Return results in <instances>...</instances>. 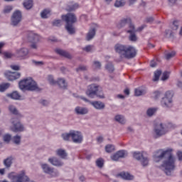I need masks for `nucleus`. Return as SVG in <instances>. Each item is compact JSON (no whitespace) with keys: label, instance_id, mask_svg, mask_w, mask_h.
<instances>
[{"label":"nucleus","instance_id":"obj_56","mask_svg":"<svg viewBox=\"0 0 182 182\" xmlns=\"http://www.w3.org/2000/svg\"><path fill=\"white\" fill-rule=\"evenodd\" d=\"M145 22L146 23H153V22H154V17L153 16L146 17L145 18Z\"/></svg>","mask_w":182,"mask_h":182},{"label":"nucleus","instance_id":"obj_58","mask_svg":"<svg viewBox=\"0 0 182 182\" xmlns=\"http://www.w3.org/2000/svg\"><path fill=\"white\" fill-rule=\"evenodd\" d=\"M62 23V20H55L53 21V26H60Z\"/></svg>","mask_w":182,"mask_h":182},{"label":"nucleus","instance_id":"obj_54","mask_svg":"<svg viewBox=\"0 0 182 182\" xmlns=\"http://www.w3.org/2000/svg\"><path fill=\"white\" fill-rule=\"evenodd\" d=\"M178 20H175L173 21L172 29L173 31H177V29H178Z\"/></svg>","mask_w":182,"mask_h":182},{"label":"nucleus","instance_id":"obj_10","mask_svg":"<svg viewBox=\"0 0 182 182\" xmlns=\"http://www.w3.org/2000/svg\"><path fill=\"white\" fill-rule=\"evenodd\" d=\"M98 89V85H96V84H92L87 87L85 94L90 99H95V97H96V93L97 92Z\"/></svg>","mask_w":182,"mask_h":182},{"label":"nucleus","instance_id":"obj_33","mask_svg":"<svg viewBox=\"0 0 182 182\" xmlns=\"http://www.w3.org/2000/svg\"><path fill=\"white\" fill-rule=\"evenodd\" d=\"M23 5L25 9H27V11H29L30 9H32V7L33 6V1L27 0L23 3Z\"/></svg>","mask_w":182,"mask_h":182},{"label":"nucleus","instance_id":"obj_47","mask_svg":"<svg viewBox=\"0 0 182 182\" xmlns=\"http://www.w3.org/2000/svg\"><path fill=\"white\" fill-rule=\"evenodd\" d=\"M105 68L109 73H113V72H114V66L112 63H108Z\"/></svg>","mask_w":182,"mask_h":182},{"label":"nucleus","instance_id":"obj_60","mask_svg":"<svg viewBox=\"0 0 182 182\" xmlns=\"http://www.w3.org/2000/svg\"><path fill=\"white\" fill-rule=\"evenodd\" d=\"M32 62L34 63V65H36V66H42V65H43V61H36L33 60Z\"/></svg>","mask_w":182,"mask_h":182},{"label":"nucleus","instance_id":"obj_61","mask_svg":"<svg viewBox=\"0 0 182 182\" xmlns=\"http://www.w3.org/2000/svg\"><path fill=\"white\" fill-rule=\"evenodd\" d=\"M176 2H177V0H168V5L173 6V5H176Z\"/></svg>","mask_w":182,"mask_h":182},{"label":"nucleus","instance_id":"obj_44","mask_svg":"<svg viewBox=\"0 0 182 182\" xmlns=\"http://www.w3.org/2000/svg\"><path fill=\"white\" fill-rule=\"evenodd\" d=\"M13 143L14 144H16L17 146H19L21 144V136L16 135L13 137Z\"/></svg>","mask_w":182,"mask_h":182},{"label":"nucleus","instance_id":"obj_8","mask_svg":"<svg viewBox=\"0 0 182 182\" xmlns=\"http://www.w3.org/2000/svg\"><path fill=\"white\" fill-rule=\"evenodd\" d=\"M133 157L136 160H138V161H141L143 167H146V166H149V158L144 157L143 156V154L140 151H135L133 153Z\"/></svg>","mask_w":182,"mask_h":182},{"label":"nucleus","instance_id":"obj_41","mask_svg":"<svg viewBox=\"0 0 182 182\" xmlns=\"http://www.w3.org/2000/svg\"><path fill=\"white\" fill-rule=\"evenodd\" d=\"M12 139V135L11 134H6L3 136V140L4 143L9 144Z\"/></svg>","mask_w":182,"mask_h":182},{"label":"nucleus","instance_id":"obj_4","mask_svg":"<svg viewBox=\"0 0 182 182\" xmlns=\"http://www.w3.org/2000/svg\"><path fill=\"white\" fill-rule=\"evenodd\" d=\"M11 182H26L29 181V177L25 174V171H21L20 173L15 175V172H11L8 174Z\"/></svg>","mask_w":182,"mask_h":182},{"label":"nucleus","instance_id":"obj_42","mask_svg":"<svg viewBox=\"0 0 182 182\" xmlns=\"http://www.w3.org/2000/svg\"><path fill=\"white\" fill-rule=\"evenodd\" d=\"M125 4L126 1L124 0H117L114 4V6H116V8H120L122 6H124Z\"/></svg>","mask_w":182,"mask_h":182},{"label":"nucleus","instance_id":"obj_13","mask_svg":"<svg viewBox=\"0 0 182 182\" xmlns=\"http://www.w3.org/2000/svg\"><path fill=\"white\" fill-rule=\"evenodd\" d=\"M136 27L134 26V24H131L129 26V29L127 30V33H129V41L131 42H137V36L136 35Z\"/></svg>","mask_w":182,"mask_h":182},{"label":"nucleus","instance_id":"obj_27","mask_svg":"<svg viewBox=\"0 0 182 182\" xmlns=\"http://www.w3.org/2000/svg\"><path fill=\"white\" fill-rule=\"evenodd\" d=\"M95 36H96V28H92L89 30L88 33H87L86 41H92V39H93Z\"/></svg>","mask_w":182,"mask_h":182},{"label":"nucleus","instance_id":"obj_3","mask_svg":"<svg viewBox=\"0 0 182 182\" xmlns=\"http://www.w3.org/2000/svg\"><path fill=\"white\" fill-rule=\"evenodd\" d=\"M21 90H28L29 92H41L42 90L32 77L26 78L18 82Z\"/></svg>","mask_w":182,"mask_h":182},{"label":"nucleus","instance_id":"obj_62","mask_svg":"<svg viewBox=\"0 0 182 182\" xmlns=\"http://www.w3.org/2000/svg\"><path fill=\"white\" fill-rule=\"evenodd\" d=\"M11 68L13 70H21V67L19 65H11Z\"/></svg>","mask_w":182,"mask_h":182},{"label":"nucleus","instance_id":"obj_51","mask_svg":"<svg viewBox=\"0 0 182 182\" xmlns=\"http://www.w3.org/2000/svg\"><path fill=\"white\" fill-rule=\"evenodd\" d=\"M76 72H86L87 70V66L86 65H80L76 68Z\"/></svg>","mask_w":182,"mask_h":182},{"label":"nucleus","instance_id":"obj_26","mask_svg":"<svg viewBox=\"0 0 182 182\" xmlns=\"http://www.w3.org/2000/svg\"><path fill=\"white\" fill-rule=\"evenodd\" d=\"M12 161H14V157L11 156L3 161V164L6 168L9 169L12 166Z\"/></svg>","mask_w":182,"mask_h":182},{"label":"nucleus","instance_id":"obj_6","mask_svg":"<svg viewBox=\"0 0 182 182\" xmlns=\"http://www.w3.org/2000/svg\"><path fill=\"white\" fill-rule=\"evenodd\" d=\"M162 107L170 108L173 107V92L167 91L161 100Z\"/></svg>","mask_w":182,"mask_h":182},{"label":"nucleus","instance_id":"obj_32","mask_svg":"<svg viewBox=\"0 0 182 182\" xmlns=\"http://www.w3.org/2000/svg\"><path fill=\"white\" fill-rule=\"evenodd\" d=\"M9 110L12 114H15L16 116H19L20 117H22V114L19 113V111H18V109L14 105H9Z\"/></svg>","mask_w":182,"mask_h":182},{"label":"nucleus","instance_id":"obj_16","mask_svg":"<svg viewBox=\"0 0 182 182\" xmlns=\"http://www.w3.org/2000/svg\"><path fill=\"white\" fill-rule=\"evenodd\" d=\"M27 39L28 42H31V43H38V42L41 41V36L33 32H30L28 33Z\"/></svg>","mask_w":182,"mask_h":182},{"label":"nucleus","instance_id":"obj_28","mask_svg":"<svg viewBox=\"0 0 182 182\" xmlns=\"http://www.w3.org/2000/svg\"><path fill=\"white\" fill-rule=\"evenodd\" d=\"M56 84H58L60 89H63L64 90L68 89V82L63 78H58Z\"/></svg>","mask_w":182,"mask_h":182},{"label":"nucleus","instance_id":"obj_36","mask_svg":"<svg viewBox=\"0 0 182 182\" xmlns=\"http://www.w3.org/2000/svg\"><path fill=\"white\" fill-rule=\"evenodd\" d=\"M165 59L166 60H170L171 58H174L176 56V51H172L171 53H167V50L164 53Z\"/></svg>","mask_w":182,"mask_h":182},{"label":"nucleus","instance_id":"obj_59","mask_svg":"<svg viewBox=\"0 0 182 182\" xmlns=\"http://www.w3.org/2000/svg\"><path fill=\"white\" fill-rule=\"evenodd\" d=\"M167 79H168V73L164 72L162 75L161 80L164 81V80H167Z\"/></svg>","mask_w":182,"mask_h":182},{"label":"nucleus","instance_id":"obj_18","mask_svg":"<svg viewBox=\"0 0 182 182\" xmlns=\"http://www.w3.org/2000/svg\"><path fill=\"white\" fill-rule=\"evenodd\" d=\"M5 76L8 80L14 82V80H16V79H19V77H21V73L8 72L5 73Z\"/></svg>","mask_w":182,"mask_h":182},{"label":"nucleus","instance_id":"obj_55","mask_svg":"<svg viewBox=\"0 0 182 182\" xmlns=\"http://www.w3.org/2000/svg\"><path fill=\"white\" fill-rule=\"evenodd\" d=\"M48 80L50 85H56L57 83V81H55V80L53 79V76L52 75H48Z\"/></svg>","mask_w":182,"mask_h":182},{"label":"nucleus","instance_id":"obj_63","mask_svg":"<svg viewBox=\"0 0 182 182\" xmlns=\"http://www.w3.org/2000/svg\"><path fill=\"white\" fill-rule=\"evenodd\" d=\"M103 140H105V139L103 138L102 136H100L97 137V143H99L100 144L101 143H103Z\"/></svg>","mask_w":182,"mask_h":182},{"label":"nucleus","instance_id":"obj_52","mask_svg":"<svg viewBox=\"0 0 182 182\" xmlns=\"http://www.w3.org/2000/svg\"><path fill=\"white\" fill-rule=\"evenodd\" d=\"M161 95H162L161 92L155 91L154 92V99H155V100L160 99V97H161Z\"/></svg>","mask_w":182,"mask_h":182},{"label":"nucleus","instance_id":"obj_40","mask_svg":"<svg viewBox=\"0 0 182 182\" xmlns=\"http://www.w3.org/2000/svg\"><path fill=\"white\" fill-rule=\"evenodd\" d=\"M114 145L113 144H107L105 146V151L106 153H113L114 151Z\"/></svg>","mask_w":182,"mask_h":182},{"label":"nucleus","instance_id":"obj_22","mask_svg":"<svg viewBox=\"0 0 182 182\" xmlns=\"http://www.w3.org/2000/svg\"><path fill=\"white\" fill-rule=\"evenodd\" d=\"M28 53H29V51L28 50V48H25L16 50V55L17 58H21V59H23L25 56L28 55Z\"/></svg>","mask_w":182,"mask_h":182},{"label":"nucleus","instance_id":"obj_64","mask_svg":"<svg viewBox=\"0 0 182 182\" xmlns=\"http://www.w3.org/2000/svg\"><path fill=\"white\" fill-rule=\"evenodd\" d=\"M177 156L179 161H182V151H178L177 152Z\"/></svg>","mask_w":182,"mask_h":182},{"label":"nucleus","instance_id":"obj_35","mask_svg":"<svg viewBox=\"0 0 182 182\" xmlns=\"http://www.w3.org/2000/svg\"><path fill=\"white\" fill-rule=\"evenodd\" d=\"M61 137L64 141H69L70 137H72V130L69 133H63L61 134Z\"/></svg>","mask_w":182,"mask_h":182},{"label":"nucleus","instance_id":"obj_20","mask_svg":"<svg viewBox=\"0 0 182 182\" xmlns=\"http://www.w3.org/2000/svg\"><path fill=\"white\" fill-rule=\"evenodd\" d=\"M48 163L52 164V166H55V167H62V166H63V162L55 156L49 158Z\"/></svg>","mask_w":182,"mask_h":182},{"label":"nucleus","instance_id":"obj_31","mask_svg":"<svg viewBox=\"0 0 182 182\" xmlns=\"http://www.w3.org/2000/svg\"><path fill=\"white\" fill-rule=\"evenodd\" d=\"M65 29L70 35H73L76 32V31L75 30V26H73V24L66 23Z\"/></svg>","mask_w":182,"mask_h":182},{"label":"nucleus","instance_id":"obj_30","mask_svg":"<svg viewBox=\"0 0 182 182\" xmlns=\"http://www.w3.org/2000/svg\"><path fill=\"white\" fill-rule=\"evenodd\" d=\"M114 120L117 123H119V124H126V119H124V117L122 114H117L114 117Z\"/></svg>","mask_w":182,"mask_h":182},{"label":"nucleus","instance_id":"obj_34","mask_svg":"<svg viewBox=\"0 0 182 182\" xmlns=\"http://www.w3.org/2000/svg\"><path fill=\"white\" fill-rule=\"evenodd\" d=\"M159 110V108L154 107V108H149L146 110V114L149 116V117H151V116H154L156 114V112Z\"/></svg>","mask_w":182,"mask_h":182},{"label":"nucleus","instance_id":"obj_14","mask_svg":"<svg viewBox=\"0 0 182 182\" xmlns=\"http://www.w3.org/2000/svg\"><path fill=\"white\" fill-rule=\"evenodd\" d=\"M41 168L43 173H46V174H49L50 176H52V177H57V176L59 174L58 172H55V168L50 167L47 164H42Z\"/></svg>","mask_w":182,"mask_h":182},{"label":"nucleus","instance_id":"obj_23","mask_svg":"<svg viewBox=\"0 0 182 182\" xmlns=\"http://www.w3.org/2000/svg\"><path fill=\"white\" fill-rule=\"evenodd\" d=\"M75 112L76 113V114L83 116L89 113V109L83 107H76L75 109Z\"/></svg>","mask_w":182,"mask_h":182},{"label":"nucleus","instance_id":"obj_29","mask_svg":"<svg viewBox=\"0 0 182 182\" xmlns=\"http://www.w3.org/2000/svg\"><path fill=\"white\" fill-rule=\"evenodd\" d=\"M7 97H10V99H14V100H19L21 99V95L17 91H14L10 94L6 95Z\"/></svg>","mask_w":182,"mask_h":182},{"label":"nucleus","instance_id":"obj_53","mask_svg":"<svg viewBox=\"0 0 182 182\" xmlns=\"http://www.w3.org/2000/svg\"><path fill=\"white\" fill-rule=\"evenodd\" d=\"M173 32L171 31V30H166L165 31V36L166 38H173V36H174V35H173Z\"/></svg>","mask_w":182,"mask_h":182},{"label":"nucleus","instance_id":"obj_2","mask_svg":"<svg viewBox=\"0 0 182 182\" xmlns=\"http://www.w3.org/2000/svg\"><path fill=\"white\" fill-rule=\"evenodd\" d=\"M114 49L117 53H119L120 58H125V59H133L137 55L136 48L132 46L117 43L114 46Z\"/></svg>","mask_w":182,"mask_h":182},{"label":"nucleus","instance_id":"obj_5","mask_svg":"<svg viewBox=\"0 0 182 182\" xmlns=\"http://www.w3.org/2000/svg\"><path fill=\"white\" fill-rule=\"evenodd\" d=\"M11 123L12 126L10 127V129L14 133H22V132H25V126L21 120L18 118H12L11 119Z\"/></svg>","mask_w":182,"mask_h":182},{"label":"nucleus","instance_id":"obj_43","mask_svg":"<svg viewBox=\"0 0 182 182\" xmlns=\"http://www.w3.org/2000/svg\"><path fill=\"white\" fill-rule=\"evenodd\" d=\"M143 95H146V90L140 88L135 89V96H143Z\"/></svg>","mask_w":182,"mask_h":182},{"label":"nucleus","instance_id":"obj_38","mask_svg":"<svg viewBox=\"0 0 182 182\" xmlns=\"http://www.w3.org/2000/svg\"><path fill=\"white\" fill-rule=\"evenodd\" d=\"M79 8V4L77 3H75L72 5H68L66 8V11L68 12H72V11H75V9H77Z\"/></svg>","mask_w":182,"mask_h":182},{"label":"nucleus","instance_id":"obj_7","mask_svg":"<svg viewBox=\"0 0 182 182\" xmlns=\"http://www.w3.org/2000/svg\"><path fill=\"white\" fill-rule=\"evenodd\" d=\"M154 132L155 133L154 138L159 139V137H161V136H164L167 133V129H166V125L160 122L155 124Z\"/></svg>","mask_w":182,"mask_h":182},{"label":"nucleus","instance_id":"obj_12","mask_svg":"<svg viewBox=\"0 0 182 182\" xmlns=\"http://www.w3.org/2000/svg\"><path fill=\"white\" fill-rule=\"evenodd\" d=\"M71 139L73 143L80 144L83 141V136L82 132L79 131L71 130Z\"/></svg>","mask_w":182,"mask_h":182},{"label":"nucleus","instance_id":"obj_57","mask_svg":"<svg viewBox=\"0 0 182 182\" xmlns=\"http://www.w3.org/2000/svg\"><path fill=\"white\" fill-rule=\"evenodd\" d=\"M12 11V6H7L4 9V14H9Z\"/></svg>","mask_w":182,"mask_h":182},{"label":"nucleus","instance_id":"obj_19","mask_svg":"<svg viewBox=\"0 0 182 182\" xmlns=\"http://www.w3.org/2000/svg\"><path fill=\"white\" fill-rule=\"evenodd\" d=\"M117 177H121L122 180H127L128 181L134 180V176L130 174L129 172L122 171L118 174H117Z\"/></svg>","mask_w":182,"mask_h":182},{"label":"nucleus","instance_id":"obj_25","mask_svg":"<svg viewBox=\"0 0 182 182\" xmlns=\"http://www.w3.org/2000/svg\"><path fill=\"white\" fill-rule=\"evenodd\" d=\"M55 153L56 155L63 160H66L68 159V153L65 149H59L55 151Z\"/></svg>","mask_w":182,"mask_h":182},{"label":"nucleus","instance_id":"obj_1","mask_svg":"<svg viewBox=\"0 0 182 182\" xmlns=\"http://www.w3.org/2000/svg\"><path fill=\"white\" fill-rule=\"evenodd\" d=\"M153 159L155 163L163 161L159 168L166 176H170L173 171L176 170V158L173 156V149H159L154 154Z\"/></svg>","mask_w":182,"mask_h":182},{"label":"nucleus","instance_id":"obj_39","mask_svg":"<svg viewBox=\"0 0 182 182\" xmlns=\"http://www.w3.org/2000/svg\"><path fill=\"white\" fill-rule=\"evenodd\" d=\"M50 14V10L49 9H44L41 13V17L42 19H48V15Z\"/></svg>","mask_w":182,"mask_h":182},{"label":"nucleus","instance_id":"obj_46","mask_svg":"<svg viewBox=\"0 0 182 182\" xmlns=\"http://www.w3.org/2000/svg\"><path fill=\"white\" fill-rule=\"evenodd\" d=\"M96 164L99 167V168H102L103 166H105V161L102 158H99L96 161Z\"/></svg>","mask_w":182,"mask_h":182},{"label":"nucleus","instance_id":"obj_11","mask_svg":"<svg viewBox=\"0 0 182 182\" xmlns=\"http://www.w3.org/2000/svg\"><path fill=\"white\" fill-rule=\"evenodd\" d=\"M63 21H65L66 23L74 24L77 22V17L74 13H68L65 15L62 16Z\"/></svg>","mask_w":182,"mask_h":182},{"label":"nucleus","instance_id":"obj_50","mask_svg":"<svg viewBox=\"0 0 182 182\" xmlns=\"http://www.w3.org/2000/svg\"><path fill=\"white\" fill-rule=\"evenodd\" d=\"M3 55L5 59H11L14 56V54L8 51L4 52Z\"/></svg>","mask_w":182,"mask_h":182},{"label":"nucleus","instance_id":"obj_24","mask_svg":"<svg viewBox=\"0 0 182 182\" xmlns=\"http://www.w3.org/2000/svg\"><path fill=\"white\" fill-rule=\"evenodd\" d=\"M55 52L58 53V55H60V56H63L64 58H67V59H72V55L67 52L66 50H64L60 48H56L55 50Z\"/></svg>","mask_w":182,"mask_h":182},{"label":"nucleus","instance_id":"obj_21","mask_svg":"<svg viewBox=\"0 0 182 182\" xmlns=\"http://www.w3.org/2000/svg\"><path fill=\"white\" fill-rule=\"evenodd\" d=\"M90 104L92 105V107L96 109V110H104V109L106 107L105 103L101 101H92L90 102Z\"/></svg>","mask_w":182,"mask_h":182},{"label":"nucleus","instance_id":"obj_9","mask_svg":"<svg viewBox=\"0 0 182 182\" xmlns=\"http://www.w3.org/2000/svg\"><path fill=\"white\" fill-rule=\"evenodd\" d=\"M11 21L12 26H18V24L21 23L22 21V12L19 10L14 11Z\"/></svg>","mask_w":182,"mask_h":182},{"label":"nucleus","instance_id":"obj_17","mask_svg":"<svg viewBox=\"0 0 182 182\" xmlns=\"http://www.w3.org/2000/svg\"><path fill=\"white\" fill-rule=\"evenodd\" d=\"M127 24L129 25V29H130V26L133 25V23H132V18L130 17H125L121 19L117 26L119 29H122V28H124V26H126Z\"/></svg>","mask_w":182,"mask_h":182},{"label":"nucleus","instance_id":"obj_48","mask_svg":"<svg viewBox=\"0 0 182 182\" xmlns=\"http://www.w3.org/2000/svg\"><path fill=\"white\" fill-rule=\"evenodd\" d=\"M9 86H11V84L8 82L0 85V92H5L6 89H9Z\"/></svg>","mask_w":182,"mask_h":182},{"label":"nucleus","instance_id":"obj_49","mask_svg":"<svg viewBox=\"0 0 182 182\" xmlns=\"http://www.w3.org/2000/svg\"><path fill=\"white\" fill-rule=\"evenodd\" d=\"M95 97H98V99H105L106 97L105 96L103 91H100L98 89L95 94Z\"/></svg>","mask_w":182,"mask_h":182},{"label":"nucleus","instance_id":"obj_45","mask_svg":"<svg viewBox=\"0 0 182 182\" xmlns=\"http://www.w3.org/2000/svg\"><path fill=\"white\" fill-rule=\"evenodd\" d=\"M94 50H95V46L92 45L86 46L83 48V50H85V52H87L88 53L93 52Z\"/></svg>","mask_w":182,"mask_h":182},{"label":"nucleus","instance_id":"obj_37","mask_svg":"<svg viewBox=\"0 0 182 182\" xmlns=\"http://www.w3.org/2000/svg\"><path fill=\"white\" fill-rule=\"evenodd\" d=\"M161 70H157L156 71L154 72V78H153V82H159V79H160V76H161Z\"/></svg>","mask_w":182,"mask_h":182},{"label":"nucleus","instance_id":"obj_15","mask_svg":"<svg viewBox=\"0 0 182 182\" xmlns=\"http://www.w3.org/2000/svg\"><path fill=\"white\" fill-rule=\"evenodd\" d=\"M124 157H127V151L119 150L111 156V160L112 161H119V159H124Z\"/></svg>","mask_w":182,"mask_h":182}]
</instances>
